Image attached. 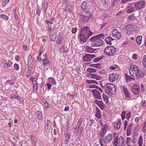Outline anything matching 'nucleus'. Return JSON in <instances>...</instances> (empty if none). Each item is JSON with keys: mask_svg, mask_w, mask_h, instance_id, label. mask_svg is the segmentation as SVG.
Here are the masks:
<instances>
[{"mask_svg": "<svg viewBox=\"0 0 146 146\" xmlns=\"http://www.w3.org/2000/svg\"><path fill=\"white\" fill-rule=\"evenodd\" d=\"M129 72L130 75L132 77L128 76L126 74H125V78L127 81L142 78L145 74L144 72L139 70L138 67L135 65H132L130 66Z\"/></svg>", "mask_w": 146, "mask_h": 146, "instance_id": "obj_1", "label": "nucleus"}, {"mask_svg": "<svg viewBox=\"0 0 146 146\" xmlns=\"http://www.w3.org/2000/svg\"><path fill=\"white\" fill-rule=\"evenodd\" d=\"M93 35L90 29L86 26L82 28L81 33L79 35V38L81 42H85L87 39Z\"/></svg>", "mask_w": 146, "mask_h": 146, "instance_id": "obj_2", "label": "nucleus"}, {"mask_svg": "<svg viewBox=\"0 0 146 146\" xmlns=\"http://www.w3.org/2000/svg\"><path fill=\"white\" fill-rule=\"evenodd\" d=\"M93 35L90 29L86 26L82 28L81 33L79 35V38L81 42H85L87 39Z\"/></svg>", "mask_w": 146, "mask_h": 146, "instance_id": "obj_3", "label": "nucleus"}, {"mask_svg": "<svg viewBox=\"0 0 146 146\" xmlns=\"http://www.w3.org/2000/svg\"><path fill=\"white\" fill-rule=\"evenodd\" d=\"M104 34H100L92 37L90 39L92 46L98 47L102 45L103 44V41L101 38L104 37Z\"/></svg>", "mask_w": 146, "mask_h": 146, "instance_id": "obj_4", "label": "nucleus"}, {"mask_svg": "<svg viewBox=\"0 0 146 146\" xmlns=\"http://www.w3.org/2000/svg\"><path fill=\"white\" fill-rule=\"evenodd\" d=\"M134 29L133 25L132 24H129L124 26L121 29V31L125 34L131 35L133 34L135 31Z\"/></svg>", "mask_w": 146, "mask_h": 146, "instance_id": "obj_5", "label": "nucleus"}, {"mask_svg": "<svg viewBox=\"0 0 146 146\" xmlns=\"http://www.w3.org/2000/svg\"><path fill=\"white\" fill-rule=\"evenodd\" d=\"M105 90L107 94L111 95L115 93L116 89L113 84L108 83L105 86Z\"/></svg>", "mask_w": 146, "mask_h": 146, "instance_id": "obj_6", "label": "nucleus"}, {"mask_svg": "<svg viewBox=\"0 0 146 146\" xmlns=\"http://www.w3.org/2000/svg\"><path fill=\"white\" fill-rule=\"evenodd\" d=\"M104 51L107 56H111L115 54L116 49L115 47L109 46H107L105 48Z\"/></svg>", "mask_w": 146, "mask_h": 146, "instance_id": "obj_7", "label": "nucleus"}, {"mask_svg": "<svg viewBox=\"0 0 146 146\" xmlns=\"http://www.w3.org/2000/svg\"><path fill=\"white\" fill-rule=\"evenodd\" d=\"M124 139L123 137H120L119 138L118 136H116L113 143L114 146H122L123 143Z\"/></svg>", "mask_w": 146, "mask_h": 146, "instance_id": "obj_8", "label": "nucleus"}, {"mask_svg": "<svg viewBox=\"0 0 146 146\" xmlns=\"http://www.w3.org/2000/svg\"><path fill=\"white\" fill-rule=\"evenodd\" d=\"M145 3L143 1H137L134 4V7L137 10L141 9L143 8L145 6Z\"/></svg>", "mask_w": 146, "mask_h": 146, "instance_id": "obj_9", "label": "nucleus"}, {"mask_svg": "<svg viewBox=\"0 0 146 146\" xmlns=\"http://www.w3.org/2000/svg\"><path fill=\"white\" fill-rule=\"evenodd\" d=\"M132 92L135 94H138L140 92V87L137 84L134 85L131 88Z\"/></svg>", "mask_w": 146, "mask_h": 146, "instance_id": "obj_10", "label": "nucleus"}, {"mask_svg": "<svg viewBox=\"0 0 146 146\" xmlns=\"http://www.w3.org/2000/svg\"><path fill=\"white\" fill-rule=\"evenodd\" d=\"M96 57V56L94 54H87L85 56L83 57V59L85 62H90L92 58Z\"/></svg>", "mask_w": 146, "mask_h": 146, "instance_id": "obj_11", "label": "nucleus"}, {"mask_svg": "<svg viewBox=\"0 0 146 146\" xmlns=\"http://www.w3.org/2000/svg\"><path fill=\"white\" fill-rule=\"evenodd\" d=\"M113 139L112 134H110L109 135L105 136L103 138V141L105 144H108L110 143Z\"/></svg>", "mask_w": 146, "mask_h": 146, "instance_id": "obj_12", "label": "nucleus"}, {"mask_svg": "<svg viewBox=\"0 0 146 146\" xmlns=\"http://www.w3.org/2000/svg\"><path fill=\"white\" fill-rule=\"evenodd\" d=\"M92 91L96 99L99 100L101 99V96L100 95V93L98 90L96 89H94Z\"/></svg>", "mask_w": 146, "mask_h": 146, "instance_id": "obj_13", "label": "nucleus"}, {"mask_svg": "<svg viewBox=\"0 0 146 146\" xmlns=\"http://www.w3.org/2000/svg\"><path fill=\"white\" fill-rule=\"evenodd\" d=\"M117 75L116 74L113 73L109 75V81L111 82H113L115 81L116 78V76Z\"/></svg>", "mask_w": 146, "mask_h": 146, "instance_id": "obj_14", "label": "nucleus"}, {"mask_svg": "<svg viewBox=\"0 0 146 146\" xmlns=\"http://www.w3.org/2000/svg\"><path fill=\"white\" fill-rule=\"evenodd\" d=\"M123 93H124L125 96L127 98H130V96L127 88H126V87L123 86Z\"/></svg>", "mask_w": 146, "mask_h": 146, "instance_id": "obj_15", "label": "nucleus"}, {"mask_svg": "<svg viewBox=\"0 0 146 146\" xmlns=\"http://www.w3.org/2000/svg\"><path fill=\"white\" fill-rule=\"evenodd\" d=\"M103 6L104 7H107L108 6L110 3V0H102Z\"/></svg>", "mask_w": 146, "mask_h": 146, "instance_id": "obj_16", "label": "nucleus"}, {"mask_svg": "<svg viewBox=\"0 0 146 146\" xmlns=\"http://www.w3.org/2000/svg\"><path fill=\"white\" fill-rule=\"evenodd\" d=\"M32 81L33 86V90L35 92L37 90V85L36 82V79L35 78H34L32 79Z\"/></svg>", "mask_w": 146, "mask_h": 146, "instance_id": "obj_17", "label": "nucleus"}, {"mask_svg": "<svg viewBox=\"0 0 146 146\" xmlns=\"http://www.w3.org/2000/svg\"><path fill=\"white\" fill-rule=\"evenodd\" d=\"M91 78L95 79L97 80H100L101 78V77L97 74H92L90 75Z\"/></svg>", "mask_w": 146, "mask_h": 146, "instance_id": "obj_18", "label": "nucleus"}, {"mask_svg": "<svg viewBox=\"0 0 146 146\" xmlns=\"http://www.w3.org/2000/svg\"><path fill=\"white\" fill-rule=\"evenodd\" d=\"M43 64H49V60L47 58V55L44 54L43 55Z\"/></svg>", "mask_w": 146, "mask_h": 146, "instance_id": "obj_19", "label": "nucleus"}, {"mask_svg": "<svg viewBox=\"0 0 146 146\" xmlns=\"http://www.w3.org/2000/svg\"><path fill=\"white\" fill-rule=\"evenodd\" d=\"M87 51L88 52L90 53H92L94 52L96 50L95 49L92 48L91 46H87L86 47Z\"/></svg>", "mask_w": 146, "mask_h": 146, "instance_id": "obj_20", "label": "nucleus"}, {"mask_svg": "<svg viewBox=\"0 0 146 146\" xmlns=\"http://www.w3.org/2000/svg\"><path fill=\"white\" fill-rule=\"evenodd\" d=\"M105 40L106 42L108 44L111 45L112 44L111 40H113V39H112L110 37L108 36L106 38Z\"/></svg>", "mask_w": 146, "mask_h": 146, "instance_id": "obj_21", "label": "nucleus"}, {"mask_svg": "<svg viewBox=\"0 0 146 146\" xmlns=\"http://www.w3.org/2000/svg\"><path fill=\"white\" fill-rule=\"evenodd\" d=\"M89 16L87 15L83 16L81 17V19L84 22L86 23L87 22L89 19H90Z\"/></svg>", "mask_w": 146, "mask_h": 146, "instance_id": "obj_22", "label": "nucleus"}, {"mask_svg": "<svg viewBox=\"0 0 146 146\" xmlns=\"http://www.w3.org/2000/svg\"><path fill=\"white\" fill-rule=\"evenodd\" d=\"M42 8L43 9L44 13H46V10L48 8V4L46 2H45L42 5Z\"/></svg>", "mask_w": 146, "mask_h": 146, "instance_id": "obj_23", "label": "nucleus"}, {"mask_svg": "<svg viewBox=\"0 0 146 146\" xmlns=\"http://www.w3.org/2000/svg\"><path fill=\"white\" fill-rule=\"evenodd\" d=\"M33 60L31 56L29 55L28 57L27 62L28 65H30L31 64H33Z\"/></svg>", "mask_w": 146, "mask_h": 146, "instance_id": "obj_24", "label": "nucleus"}, {"mask_svg": "<svg viewBox=\"0 0 146 146\" xmlns=\"http://www.w3.org/2000/svg\"><path fill=\"white\" fill-rule=\"evenodd\" d=\"M102 97L105 102L107 104H108L109 103L108 101V97L107 95L104 94H102Z\"/></svg>", "mask_w": 146, "mask_h": 146, "instance_id": "obj_25", "label": "nucleus"}, {"mask_svg": "<svg viewBox=\"0 0 146 146\" xmlns=\"http://www.w3.org/2000/svg\"><path fill=\"white\" fill-rule=\"evenodd\" d=\"M63 10L66 11H67L69 12H71L72 11L71 7L70 5L66 6L64 8Z\"/></svg>", "mask_w": 146, "mask_h": 146, "instance_id": "obj_26", "label": "nucleus"}, {"mask_svg": "<svg viewBox=\"0 0 146 146\" xmlns=\"http://www.w3.org/2000/svg\"><path fill=\"white\" fill-rule=\"evenodd\" d=\"M96 69L92 68H88L87 69V71L89 72V74H91L92 72H96Z\"/></svg>", "mask_w": 146, "mask_h": 146, "instance_id": "obj_27", "label": "nucleus"}, {"mask_svg": "<svg viewBox=\"0 0 146 146\" xmlns=\"http://www.w3.org/2000/svg\"><path fill=\"white\" fill-rule=\"evenodd\" d=\"M126 11L127 13H130L134 11L135 9L133 7H131L128 9H126Z\"/></svg>", "mask_w": 146, "mask_h": 146, "instance_id": "obj_28", "label": "nucleus"}, {"mask_svg": "<svg viewBox=\"0 0 146 146\" xmlns=\"http://www.w3.org/2000/svg\"><path fill=\"white\" fill-rule=\"evenodd\" d=\"M141 36H139L136 38V41L137 44L138 45H140L142 41Z\"/></svg>", "mask_w": 146, "mask_h": 146, "instance_id": "obj_29", "label": "nucleus"}, {"mask_svg": "<svg viewBox=\"0 0 146 146\" xmlns=\"http://www.w3.org/2000/svg\"><path fill=\"white\" fill-rule=\"evenodd\" d=\"M36 114L37 115L38 119L39 120H41L42 119V114L41 112L38 111L36 113Z\"/></svg>", "mask_w": 146, "mask_h": 146, "instance_id": "obj_30", "label": "nucleus"}, {"mask_svg": "<svg viewBox=\"0 0 146 146\" xmlns=\"http://www.w3.org/2000/svg\"><path fill=\"white\" fill-rule=\"evenodd\" d=\"M49 33L50 39L52 41L54 40L56 38L57 36L55 35H54L53 34L50 33V32H49Z\"/></svg>", "mask_w": 146, "mask_h": 146, "instance_id": "obj_31", "label": "nucleus"}, {"mask_svg": "<svg viewBox=\"0 0 146 146\" xmlns=\"http://www.w3.org/2000/svg\"><path fill=\"white\" fill-rule=\"evenodd\" d=\"M87 83L88 84L94 83L97 84L98 82L94 80H87L86 81Z\"/></svg>", "mask_w": 146, "mask_h": 146, "instance_id": "obj_32", "label": "nucleus"}, {"mask_svg": "<svg viewBox=\"0 0 146 146\" xmlns=\"http://www.w3.org/2000/svg\"><path fill=\"white\" fill-rule=\"evenodd\" d=\"M48 82L49 83H51L52 84H56V82L54 78H48Z\"/></svg>", "mask_w": 146, "mask_h": 146, "instance_id": "obj_33", "label": "nucleus"}, {"mask_svg": "<svg viewBox=\"0 0 146 146\" xmlns=\"http://www.w3.org/2000/svg\"><path fill=\"white\" fill-rule=\"evenodd\" d=\"M82 129V128H72V131L75 133H76L79 131L80 133H81Z\"/></svg>", "mask_w": 146, "mask_h": 146, "instance_id": "obj_34", "label": "nucleus"}, {"mask_svg": "<svg viewBox=\"0 0 146 146\" xmlns=\"http://www.w3.org/2000/svg\"><path fill=\"white\" fill-rule=\"evenodd\" d=\"M106 132V130L105 128H102V129L100 132L101 137H102L104 135Z\"/></svg>", "mask_w": 146, "mask_h": 146, "instance_id": "obj_35", "label": "nucleus"}, {"mask_svg": "<svg viewBox=\"0 0 146 146\" xmlns=\"http://www.w3.org/2000/svg\"><path fill=\"white\" fill-rule=\"evenodd\" d=\"M91 66L92 67H95L98 68H100L101 66L100 64L97 63L96 64H92Z\"/></svg>", "mask_w": 146, "mask_h": 146, "instance_id": "obj_36", "label": "nucleus"}, {"mask_svg": "<svg viewBox=\"0 0 146 146\" xmlns=\"http://www.w3.org/2000/svg\"><path fill=\"white\" fill-rule=\"evenodd\" d=\"M128 19L131 21L134 20L135 19L134 14L132 15L129 16L128 17Z\"/></svg>", "mask_w": 146, "mask_h": 146, "instance_id": "obj_37", "label": "nucleus"}, {"mask_svg": "<svg viewBox=\"0 0 146 146\" xmlns=\"http://www.w3.org/2000/svg\"><path fill=\"white\" fill-rule=\"evenodd\" d=\"M104 105H105L104 103L102 102L101 101L98 105L99 106L102 110H103L104 109Z\"/></svg>", "mask_w": 146, "mask_h": 146, "instance_id": "obj_38", "label": "nucleus"}, {"mask_svg": "<svg viewBox=\"0 0 146 146\" xmlns=\"http://www.w3.org/2000/svg\"><path fill=\"white\" fill-rule=\"evenodd\" d=\"M103 58V56H100L93 59V60L95 62H97L101 60Z\"/></svg>", "mask_w": 146, "mask_h": 146, "instance_id": "obj_39", "label": "nucleus"}, {"mask_svg": "<svg viewBox=\"0 0 146 146\" xmlns=\"http://www.w3.org/2000/svg\"><path fill=\"white\" fill-rule=\"evenodd\" d=\"M52 125V123L51 122L48 120L46 123L47 127L48 128H50L51 127Z\"/></svg>", "mask_w": 146, "mask_h": 146, "instance_id": "obj_40", "label": "nucleus"}, {"mask_svg": "<svg viewBox=\"0 0 146 146\" xmlns=\"http://www.w3.org/2000/svg\"><path fill=\"white\" fill-rule=\"evenodd\" d=\"M82 121L83 119L82 118H80L79 120L76 127H77L78 128H79Z\"/></svg>", "mask_w": 146, "mask_h": 146, "instance_id": "obj_41", "label": "nucleus"}, {"mask_svg": "<svg viewBox=\"0 0 146 146\" xmlns=\"http://www.w3.org/2000/svg\"><path fill=\"white\" fill-rule=\"evenodd\" d=\"M62 41V39L60 37H58L56 40V42L57 44H61Z\"/></svg>", "mask_w": 146, "mask_h": 146, "instance_id": "obj_42", "label": "nucleus"}, {"mask_svg": "<svg viewBox=\"0 0 146 146\" xmlns=\"http://www.w3.org/2000/svg\"><path fill=\"white\" fill-rule=\"evenodd\" d=\"M126 112L125 111H123L121 113V118H122V120H124L125 118V115L126 114Z\"/></svg>", "mask_w": 146, "mask_h": 146, "instance_id": "obj_43", "label": "nucleus"}, {"mask_svg": "<svg viewBox=\"0 0 146 146\" xmlns=\"http://www.w3.org/2000/svg\"><path fill=\"white\" fill-rule=\"evenodd\" d=\"M11 98L12 99H17L19 100H21V98L19 97V96H16L15 95H13V96H11Z\"/></svg>", "mask_w": 146, "mask_h": 146, "instance_id": "obj_44", "label": "nucleus"}, {"mask_svg": "<svg viewBox=\"0 0 146 146\" xmlns=\"http://www.w3.org/2000/svg\"><path fill=\"white\" fill-rule=\"evenodd\" d=\"M114 36L116 37L118 39H120L121 37V33H120L119 32L116 34Z\"/></svg>", "mask_w": 146, "mask_h": 146, "instance_id": "obj_45", "label": "nucleus"}, {"mask_svg": "<svg viewBox=\"0 0 146 146\" xmlns=\"http://www.w3.org/2000/svg\"><path fill=\"white\" fill-rule=\"evenodd\" d=\"M86 5V3L85 2H83V3L82 4V5L81 6V8L83 10H84L86 11V5Z\"/></svg>", "mask_w": 146, "mask_h": 146, "instance_id": "obj_46", "label": "nucleus"}, {"mask_svg": "<svg viewBox=\"0 0 146 146\" xmlns=\"http://www.w3.org/2000/svg\"><path fill=\"white\" fill-rule=\"evenodd\" d=\"M119 32H118L117 30V29H115L112 32V36H115L116 34H117Z\"/></svg>", "mask_w": 146, "mask_h": 146, "instance_id": "obj_47", "label": "nucleus"}, {"mask_svg": "<svg viewBox=\"0 0 146 146\" xmlns=\"http://www.w3.org/2000/svg\"><path fill=\"white\" fill-rule=\"evenodd\" d=\"M1 17L3 18L5 20H7L8 19V17L6 15H4L3 14H1L0 15Z\"/></svg>", "mask_w": 146, "mask_h": 146, "instance_id": "obj_48", "label": "nucleus"}, {"mask_svg": "<svg viewBox=\"0 0 146 146\" xmlns=\"http://www.w3.org/2000/svg\"><path fill=\"white\" fill-rule=\"evenodd\" d=\"M131 129L130 128H127V130L126 135L127 136L130 135L131 134Z\"/></svg>", "mask_w": 146, "mask_h": 146, "instance_id": "obj_49", "label": "nucleus"}, {"mask_svg": "<svg viewBox=\"0 0 146 146\" xmlns=\"http://www.w3.org/2000/svg\"><path fill=\"white\" fill-rule=\"evenodd\" d=\"M131 112L129 111L128 113H127L126 114V117L128 121L129 120V118L130 117V115L131 114Z\"/></svg>", "mask_w": 146, "mask_h": 146, "instance_id": "obj_50", "label": "nucleus"}, {"mask_svg": "<svg viewBox=\"0 0 146 146\" xmlns=\"http://www.w3.org/2000/svg\"><path fill=\"white\" fill-rule=\"evenodd\" d=\"M140 86L141 87V92H145V88H144V86L143 84H141L140 85Z\"/></svg>", "mask_w": 146, "mask_h": 146, "instance_id": "obj_51", "label": "nucleus"}, {"mask_svg": "<svg viewBox=\"0 0 146 146\" xmlns=\"http://www.w3.org/2000/svg\"><path fill=\"white\" fill-rule=\"evenodd\" d=\"M145 100H143L141 101V102L140 103V104L141 106H144L145 105Z\"/></svg>", "mask_w": 146, "mask_h": 146, "instance_id": "obj_52", "label": "nucleus"}, {"mask_svg": "<svg viewBox=\"0 0 146 146\" xmlns=\"http://www.w3.org/2000/svg\"><path fill=\"white\" fill-rule=\"evenodd\" d=\"M10 66V64L9 63H6L4 65V67L5 68H8Z\"/></svg>", "mask_w": 146, "mask_h": 146, "instance_id": "obj_53", "label": "nucleus"}, {"mask_svg": "<svg viewBox=\"0 0 146 146\" xmlns=\"http://www.w3.org/2000/svg\"><path fill=\"white\" fill-rule=\"evenodd\" d=\"M102 139L101 138H100L99 139V141H100V143L102 146H105V145L103 143V142L102 141Z\"/></svg>", "mask_w": 146, "mask_h": 146, "instance_id": "obj_54", "label": "nucleus"}, {"mask_svg": "<svg viewBox=\"0 0 146 146\" xmlns=\"http://www.w3.org/2000/svg\"><path fill=\"white\" fill-rule=\"evenodd\" d=\"M14 68L15 70H19V67L18 64H14Z\"/></svg>", "mask_w": 146, "mask_h": 146, "instance_id": "obj_55", "label": "nucleus"}, {"mask_svg": "<svg viewBox=\"0 0 146 146\" xmlns=\"http://www.w3.org/2000/svg\"><path fill=\"white\" fill-rule=\"evenodd\" d=\"M46 84L47 86V88L48 89V90L50 89L51 88V85L50 84V83L48 82L46 83Z\"/></svg>", "mask_w": 146, "mask_h": 146, "instance_id": "obj_56", "label": "nucleus"}, {"mask_svg": "<svg viewBox=\"0 0 146 146\" xmlns=\"http://www.w3.org/2000/svg\"><path fill=\"white\" fill-rule=\"evenodd\" d=\"M119 1V0H113V4L114 5H117Z\"/></svg>", "mask_w": 146, "mask_h": 146, "instance_id": "obj_57", "label": "nucleus"}, {"mask_svg": "<svg viewBox=\"0 0 146 146\" xmlns=\"http://www.w3.org/2000/svg\"><path fill=\"white\" fill-rule=\"evenodd\" d=\"M89 87L90 88H96L97 87H98V86L95 85L94 84H91L89 85Z\"/></svg>", "mask_w": 146, "mask_h": 146, "instance_id": "obj_58", "label": "nucleus"}, {"mask_svg": "<svg viewBox=\"0 0 146 146\" xmlns=\"http://www.w3.org/2000/svg\"><path fill=\"white\" fill-rule=\"evenodd\" d=\"M9 0H5L2 3L3 6H5L9 2Z\"/></svg>", "mask_w": 146, "mask_h": 146, "instance_id": "obj_59", "label": "nucleus"}, {"mask_svg": "<svg viewBox=\"0 0 146 146\" xmlns=\"http://www.w3.org/2000/svg\"><path fill=\"white\" fill-rule=\"evenodd\" d=\"M77 31V29L76 28H72V33L73 34L75 33Z\"/></svg>", "mask_w": 146, "mask_h": 146, "instance_id": "obj_60", "label": "nucleus"}, {"mask_svg": "<svg viewBox=\"0 0 146 146\" xmlns=\"http://www.w3.org/2000/svg\"><path fill=\"white\" fill-rule=\"evenodd\" d=\"M76 70L77 72L78 73H80L81 72L80 69L78 66H77L76 68Z\"/></svg>", "mask_w": 146, "mask_h": 146, "instance_id": "obj_61", "label": "nucleus"}, {"mask_svg": "<svg viewBox=\"0 0 146 146\" xmlns=\"http://www.w3.org/2000/svg\"><path fill=\"white\" fill-rule=\"evenodd\" d=\"M52 32V33L54 35H55V36H57V31L56 30H53Z\"/></svg>", "mask_w": 146, "mask_h": 146, "instance_id": "obj_62", "label": "nucleus"}, {"mask_svg": "<svg viewBox=\"0 0 146 146\" xmlns=\"http://www.w3.org/2000/svg\"><path fill=\"white\" fill-rule=\"evenodd\" d=\"M132 57L133 58L134 60H136L137 58V54H133Z\"/></svg>", "mask_w": 146, "mask_h": 146, "instance_id": "obj_63", "label": "nucleus"}, {"mask_svg": "<svg viewBox=\"0 0 146 146\" xmlns=\"http://www.w3.org/2000/svg\"><path fill=\"white\" fill-rule=\"evenodd\" d=\"M96 117L98 119H99L101 117V114H100L96 113L95 115Z\"/></svg>", "mask_w": 146, "mask_h": 146, "instance_id": "obj_64", "label": "nucleus"}]
</instances>
